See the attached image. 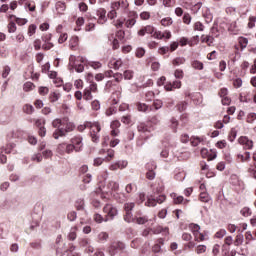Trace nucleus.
Listing matches in <instances>:
<instances>
[{
  "label": "nucleus",
  "instance_id": "1",
  "mask_svg": "<svg viewBox=\"0 0 256 256\" xmlns=\"http://www.w3.org/2000/svg\"><path fill=\"white\" fill-rule=\"evenodd\" d=\"M52 127L56 129L53 132L52 136L54 137V139H59V137H65L67 133H70V131H73V129L75 128V125L70 124V125H67L66 128H61V119H55L52 122Z\"/></svg>",
  "mask_w": 256,
  "mask_h": 256
},
{
  "label": "nucleus",
  "instance_id": "2",
  "mask_svg": "<svg viewBox=\"0 0 256 256\" xmlns=\"http://www.w3.org/2000/svg\"><path fill=\"white\" fill-rule=\"evenodd\" d=\"M104 213H106L105 221H113L117 215H119V210L111 204H106L103 208Z\"/></svg>",
  "mask_w": 256,
  "mask_h": 256
},
{
  "label": "nucleus",
  "instance_id": "3",
  "mask_svg": "<svg viewBox=\"0 0 256 256\" xmlns=\"http://www.w3.org/2000/svg\"><path fill=\"white\" fill-rule=\"evenodd\" d=\"M125 249V244L121 241H114L110 244L108 247V253L110 256H115L116 253H119V251H123Z\"/></svg>",
  "mask_w": 256,
  "mask_h": 256
},
{
  "label": "nucleus",
  "instance_id": "4",
  "mask_svg": "<svg viewBox=\"0 0 256 256\" xmlns=\"http://www.w3.org/2000/svg\"><path fill=\"white\" fill-rule=\"evenodd\" d=\"M166 197L165 195H159V196H150L148 197L147 201L145 202V205L147 207H155L157 203H163L165 201Z\"/></svg>",
  "mask_w": 256,
  "mask_h": 256
},
{
  "label": "nucleus",
  "instance_id": "5",
  "mask_svg": "<svg viewBox=\"0 0 256 256\" xmlns=\"http://www.w3.org/2000/svg\"><path fill=\"white\" fill-rule=\"evenodd\" d=\"M137 130L139 133H142L143 135H149V133H151L152 131H155V127H153V125H151V123H140L137 126Z\"/></svg>",
  "mask_w": 256,
  "mask_h": 256
},
{
  "label": "nucleus",
  "instance_id": "6",
  "mask_svg": "<svg viewBox=\"0 0 256 256\" xmlns=\"http://www.w3.org/2000/svg\"><path fill=\"white\" fill-rule=\"evenodd\" d=\"M201 155L204 159H208V161H214V159H217V150L202 148Z\"/></svg>",
  "mask_w": 256,
  "mask_h": 256
},
{
  "label": "nucleus",
  "instance_id": "7",
  "mask_svg": "<svg viewBox=\"0 0 256 256\" xmlns=\"http://www.w3.org/2000/svg\"><path fill=\"white\" fill-rule=\"evenodd\" d=\"M93 127H95V129H97V132L100 133L101 132V126L98 124V122H85L84 125H79L78 126V131L80 133H83V131H85V129L89 128V129H93Z\"/></svg>",
  "mask_w": 256,
  "mask_h": 256
},
{
  "label": "nucleus",
  "instance_id": "8",
  "mask_svg": "<svg viewBox=\"0 0 256 256\" xmlns=\"http://www.w3.org/2000/svg\"><path fill=\"white\" fill-rule=\"evenodd\" d=\"M181 80L168 81L164 85L165 91H174V89H181Z\"/></svg>",
  "mask_w": 256,
  "mask_h": 256
},
{
  "label": "nucleus",
  "instance_id": "9",
  "mask_svg": "<svg viewBox=\"0 0 256 256\" xmlns=\"http://www.w3.org/2000/svg\"><path fill=\"white\" fill-rule=\"evenodd\" d=\"M153 33H155V27L151 26V25H147L145 27H142L139 31H138V35L140 37H145V35H153Z\"/></svg>",
  "mask_w": 256,
  "mask_h": 256
},
{
  "label": "nucleus",
  "instance_id": "10",
  "mask_svg": "<svg viewBox=\"0 0 256 256\" xmlns=\"http://www.w3.org/2000/svg\"><path fill=\"white\" fill-rule=\"evenodd\" d=\"M128 162L125 160H119L117 162H115L114 164H112L110 166L111 171H117V169H125V167H127Z\"/></svg>",
  "mask_w": 256,
  "mask_h": 256
},
{
  "label": "nucleus",
  "instance_id": "11",
  "mask_svg": "<svg viewBox=\"0 0 256 256\" xmlns=\"http://www.w3.org/2000/svg\"><path fill=\"white\" fill-rule=\"evenodd\" d=\"M96 13L99 17L98 23H101L103 25V23L107 22V10H105L104 8H100L97 10Z\"/></svg>",
  "mask_w": 256,
  "mask_h": 256
},
{
  "label": "nucleus",
  "instance_id": "12",
  "mask_svg": "<svg viewBox=\"0 0 256 256\" xmlns=\"http://www.w3.org/2000/svg\"><path fill=\"white\" fill-rule=\"evenodd\" d=\"M238 142L240 143V145H245V147H247V149H253V142H252V140H249V138L247 136H241L238 139Z\"/></svg>",
  "mask_w": 256,
  "mask_h": 256
},
{
  "label": "nucleus",
  "instance_id": "13",
  "mask_svg": "<svg viewBox=\"0 0 256 256\" xmlns=\"http://www.w3.org/2000/svg\"><path fill=\"white\" fill-rule=\"evenodd\" d=\"M245 241V236L242 233L236 235L235 239L233 240L234 247H241L243 242Z\"/></svg>",
  "mask_w": 256,
  "mask_h": 256
},
{
  "label": "nucleus",
  "instance_id": "14",
  "mask_svg": "<svg viewBox=\"0 0 256 256\" xmlns=\"http://www.w3.org/2000/svg\"><path fill=\"white\" fill-rule=\"evenodd\" d=\"M71 143L74 145V147H78V149L81 151V147H83V137H74L71 139Z\"/></svg>",
  "mask_w": 256,
  "mask_h": 256
},
{
  "label": "nucleus",
  "instance_id": "15",
  "mask_svg": "<svg viewBox=\"0 0 256 256\" xmlns=\"http://www.w3.org/2000/svg\"><path fill=\"white\" fill-rule=\"evenodd\" d=\"M191 67H193V69H196L197 71H203L205 66L203 62L199 60H193L191 61Z\"/></svg>",
  "mask_w": 256,
  "mask_h": 256
},
{
  "label": "nucleus",
  "instance_id": "16",
  "mask_svg": "<svg viewBox=\"0 0 256 256\" xmlns=\"http://www.w3.org/2000/svg\"><path fill=\"white\" fill-rule=\"evenodd\" d=\"M62 256H81L80 253L75 252V246H70L68 250H66Z\"/></svg>",
  "mask_w": 256,
  "mask_h": 256
},
{
  "label": "nucleus",
  "instance_id": "17",
  "mask_svg": "<svg viewBox=\"0 0 256 256\" xmlns=\"http://www.w3.org/2000/svg\"><path fill=\"white\" fill-rule=\"evenodd\" d=\"M68 239L69 241H75V239H77V226L71 228L68 234Z\"/></svg>",
  "mask_w": 256,
  "mask_h": 256
},
{
  "label": "nucleus",
  "instance_id": "18",
  "mask_svg": "<svg viewBox=\"0 0 256 256\" xmlns=\"http://www.w3.org/2000/svg\"><path fill=\"white\" fill-rule=\"evenodd\" d=\"M161 245H163V239L159 238L157 243L152 247L153 253H160L161 252Z\"/></svg>",
  "mask_w": 256,
  "mask_h": 256
},
{
  "label": "nucleus",
  "instance_id": "19",
  "mask_svg": "<svg viewBox=\"0 0 256 256\" xmlns=\"http://www.w3.org/2000/svg\"><path fill=\"white\" fill-rule=\"evenodd\" d=\"M185 61V57H176L172 60V65H174V67H179V65H184Z\"/></svg>",
  "mask_w": 256,
  "mask_h": 256
},
{
  "label": "nucleus",
  "instance_id": "20",
  "mask_svg": "<svg viewBox=\"0 0 256 256\" xmlns=\"http://www.w3.org/2000/svg\"><path fill=\"white\" fill-rule=\"evenodd\" d=\"M110 65H111L110 67L114 68L115 71H119V69L123 65V61L121 59L114 60L110 62Z\"/></svg>",
  "mask_w": 256,
  "mask_h": 256
},
{
  "label": "nucleus",
  "instance_id": "21",
  "mask_svg": "<svg viewBox=\"0 0 256 256\" xmlns=\"http://www.w3.org/2000/svg\"><path fill=\"white\" fill-rule=\"evenodd\" d=\"M181 47H185L187 45H190V47H193V42L189 41V38L187 37H181L178 43Z\"/></svg>",
  "mask_w": 256,
  "mask_h": 256
},
{
  "label": "nucleus",
  "instance_id": "22",
  "mask_svg": "<svg viewBox=\"0 0 256 256\" xmlns=\"http://www.w3.org/2000/svg\"><path fill=\"white\" fill-rule=\"evenodd\" d=\"M98 243H105L109 239V234L107 232H100L97 236Z\"/></svg>",
  "mask_w": 256,
  "mask_h": 256
},
{
  "label": "nucleus",
  "instance_id": "23",
  "mask_svg": "<svg viewBox=\"0 0 256 256\" xmlns=\"http://www.w3.org/2000/svg\"><path fill=\"white\" fill-rule=\"evenodd\" d=\"M152 231H153L154 235H159V233H163V232L166 233V235L169 234V228H163L162 226L153 228Z\"/></svg>",
  "mask_w": 256,
  "mask_h": 256
},
{
  "label": "nucleus",
  "instance_id": "24",
  "mask_svg": "<svg viewBox=\"0 0 256 256\" xmlns=\"http://www.w3.org/2000/svg\"><path fill=\"white\" fill-rule=\"evenodd\" d=\"M212 37H219V28L217 22L213 23V26L210 29Z\"/></svg>",
  "mask_w": 256,
  "mask_h": 256
},
{
  "label": "nucleus",
  "instance_id": "25",
  "mask_svg": "<svg viewBox=\"0 0 256 256\" xmlns=\"http://www.w3.org/2000/svg\"><path fill=\"white\" fill-rule=\"evenodd\" d=\"M23 111L26 113V115H32V113L35 111V108L31 104H25L23 106Z\"/></svg>",
  "mask_w": 256,
  "mask_h": 256
},
{
  "label": "nucleus",
  "instance_id": "26",
  "mask_svg": "<svg viewBox=\"0 0 256 256\" xmlns=\"http://www.w3.org/2000/svg\"><path fill=\"white\" fill-rule=\"evenodd\" d=\"M69 69L70 71H73V69H75L76 73H83V71H85V66H83V64H74Z\"/></svg>",
  "mask_w": 256,
  "mask_h": 256
},
{
  "label": "nucleus",
  "instance_id": "27",
  "mask_svg": "<svg viewBox=\"0 0 256 256\" xmlns=\"http://www.w3.org/2000/svg\"><path fill=\"white\" fill-rule=\"evenodd\" d=\"M239 46L241 47V51L247 47V44L249 43V40L245 37H239L238 38Z\"/></svg>",
  "mask_w": 256,
  "mask_h": 256
},
{
  "label": "nucleus",
  "instance_id": "28",
  "mask_svg": "<svg viewBox=\"0 0 256 256\" xmlns=\"http://www.w3.org/2000/svg\"><path fill=\"white\" fill-rule=\"evenodd\" d=\"M83 99L86 101H91L93 99V94L91 93V89L85 88L83 92Z\"/></svg>",
  "mask_w": 256,
  "mask_h": 256
},
{
  "label": "nucleus",
  "instance_id": "29",
  "mask_svg": "<svg viewBox=\"0 0 256 256\" xmlns=\"http://www.w3.org/2000/svg\"><path fill=\"white\" fill-rule=\"evenodd\" d=\"M97 130L95 131V129L91 128L90 130V137L93 141V143H99V135H97Z\"/></svg>",
  "mask_w": 256,
  "mask_h": 256
},
{
  "label": "nucleus",
  "instance_id": "30",
  "mask_svg": "<svg viewBox=\"0 0 256 256\" xmlns=\"http://www.w3.org/2000/svg\"><path fill=\"white\" fill-rule=\"evenodd\" d=\"M72 151L79 152L81 151V148L76 147L73 144H66V153L70 154Z\"/></svg>",
  "mask_w": 256,
  "mask_h": 256
},
{
  "label": "nucleus",
  "instance_id": "31",
  "mask_svg": "<svg viewBox=\"0 0 256 256\" xmlns=\"http://www.w3.org/2000/svg\"><path fill=\"white\" fill-rule=\"evenodd\" d=\"M77 211H83L85 209V201L83 199H78L75 203Z\"/></svg>",
  "mask_w": 256,
  "mask_h": 256
},
{
  "label": "nucleus",
  "instance_id": "32",
  "mask_svg": "<svg viewBox=\"0 0 256 256\" xmlns=\"http://www.w3.org/2000/svg\"><path fill=\"white\" fill-rule=\"evenodd\" d=\"M187 105H189L187 102L182 101L177 104V109L179 113H183V111L187 110Z\"/></svg>",
  "mask_w": 256,
  "mask_h": 256
},
{
  "label": "nucleus",
  "instance_id": "33",
  "mask_svg": "<svg viewBox=\"0 0 256 256\" xmlns=\"http://www.w3.org/2000/svg\"><path fill=\"white\" fill-rule=\"evenodd\" d=\"M23 89L26 93L29 91H33V89H35V84L33 82H26L23 85Z\"/></svg>",
  "mask_w": 256,
  "mask_h": 256
},
{
  "label": "nucleus",
  "instance_id": "34",
  "mask_svg": "<svg viewBox=\"0 0 256 256\" xmlns=\"http://www.w3.org/2000/svg\"><path fill=\"white\" fill-rule=\"evenodd\" d=\"M161 25L163 27H169V25H173V19L171 17H166L161 20Z\"/></svg>",
  "mask_w": 256,
  "mask_h": 256
},
{
  "label": "nucleus",
  "instance_id": "35",
  "mask_svg": "<svg viewBox=\"0 0 256 256\" xmlns=\"http://www.w3.org/2000/svg\"><path fill=\"white\" fill-rule=\"evenodd\" d=\"M228 139L231 143H233V141H235V139H237V130L235 128H232L230 130Z\"/></svg>",
  "mask_w": 256,
  "mask_h": 256
},
{
  "label": "nucleus",
  "instance_id": "36",
  "mask_svg": "<svg viewBox=\"0 0 256 256\" xmlns=\"http://www.w3.org/2000/svg\"><path fill=\"white\" fill-rule=\"evenodd\" d=\"M200 201H202V203H209L211 196H209V193H200Z\"/></svg>",
  "mask_w": 256,
  "mask_h": 256
},
{
  "label": "nucleus",
  "instance_id": "37",
  "mask_svg": "<svg viewBox=\"0 0 256 256\" xmlns=\"http://www.w3.org/2000/svg\"><path fill=\"white\" fill-rule=\"evenodd\" d=\"M171 129L174 133H177V127H179V121L177 118H171Z\"/></svg>",
  "mask_w": 256,
  "mask_h": 256
},
{
  "label": "nucleus",
  "instance_id": "38",
  "mask_svg": "<svg viewBox=\"0 0 256 256\" xmlns=\"http://www.w3.org/2000/svg\"><path fill=\"white\" fill-rule=\"evenodd\" d=\"M13 149H15V144H8L7 145V148L5 147H2L1 148V153H6V154H9L11 153V151H13Z\"/></svg>",
  "mask_w": 256,
  "mask_h": 256
},
{
  "label": "nucleus",
  "instance_id": "39",
  "mask_svg": "<svg viewBox=\"0 0 256 256\" xmlns=\"http://www.w3.org/2000/svg\"><path fill=\"white\" fill-rule=\"evenodd\" d=\"M186 174L184 171L178 172L175 174L174 179L176 181H185Z\"/></svg>",
  "mask_w": 256,
  "mask_h": 256
},
{
  "label": "nucleus",
  "instance_id": "40",
  "mask_svg": "<svg viewBox=\"0 0 256 256\" xmlns=\"http://www.w3.org/2000/svg\"><path fill=\"white\" fill-rule=\"evenodd\" d=\"M60 97H61V94H59L57 92L50 93V101H51V103H55L56 101H59Z\"/></svg>",
  "mask_w": 256,
  "mask_h": 256
},
{
  "label": "nucleus",
  "instance_id": "41",
  "mask_svg": "<svg viewBox=\"0 0 256 256\" xmlns=\"http://www.w3.org/2000/svg\"><path fill=\"white\" fill-rule=\"evenodd\" d=\"M191 14L190 13H184L182 21L185 23V25H191Z\"/></svg>",
  "mask_w": 256,
  "mask_h": 256
},
{
  "label": "nucleus",
  "instance_id": "42",
  "mask_svg": "<svg viewBox=\"0 0 256 256\" xmlns=\"http://www.w3.org/2000/svg\"><path fill=\"white\" fill-rule=\"evenodd\" d=\"M57 151H58V153H60V155H63V153H66L67 143L59 144L58 147H57Z\"/></svg>",
  "mask_w": 256,
  "mask_h": 256
},
{
  "label": "nucleus",
  "instance_id": "43",
  "mask_svg": "<svg viewBox=\"0 0 256 256\" xmlns=\"http://www.w3.org/2000/svg\"><path fill=\"white\" fill-rule=\"evenodd\" d=\"M194 31H205V25L200 21L194 23Z\"/></svg>",
  "mask_w": 256,
  "mask_h": 256
},
{
  "label": "nucleus",
  "instance_id": "44",
  "mask_svg": "<svg viewBox=\"0 0 256 256\" xmlns=\"http://www.w3.org/2000/svg\"><path fill=\"white\" fill-rule=\"evenodd\" d=\"M125 189H126V193H135V191H137V185L128 184Z\"/></svg>",
  "mask_w": 256,
  "mask_h": 256
},
{
  "label": "nucleus",
  "instance_id": "45",
  "mask_svg": "<svg viewBox=\"0 0 256 256\" xmlns=\"http://www.w3.org/2000/svg\"><path fill=\"white\" fill-rule=\"evenodd\" d=\"M153 107L155 108L156 111H159V109H161V107H163V101L160 99L154 100Z\"/></svg>",
  "mask_w": 256,
  "mask_h": 256
},
{
  "label": "nucleus",
  "instance_id": "46",
  "mask_svg": "<svg viewBox=\"0 0 256 256\" xmlns=\"http://www.w3.org/2000/svg\"><path fill=\"white\" fill-rule=\"evenodd\" d=\"M15 31H17V24H15L13 21H10L8 24V32L15 33Z\"/></svg>",
  "mask_w": 256,
  "mask_h": 256
},
{
  "label": "nucleus",
  "instance_id": "47",
  "mask_svg": "<svg viewBox=\"0 0 256 256\" xmlns=\"http://www.w3.org/2000/svg\"><path fill=\"white\" fill-rule=\"evenodd\" d=\"M227 235V230L220 229L218 232H216L215 237L216 239H223Z\"/></svg>",
  "mask_w": 256,
  "mask_h": 256
},
{
  "label": "nucleus",
  "instance_id": "48",
  "mask_svg": "<svg viewBox=\"0 0 256 256\" xmlns=\"http://www.w3.org/2000/svg\"><path fill=\"white\" fill-rule=\"evenodd\" d=\"M114 198L116 199V201H118V203H123V201H125V194L124 193H116V194H114Z\"/></svg>",
  "mask_w": 256,
  "mask_h": 256
},
{
  "label": "nucleus",
  "instance_id": "49",
  "mask_svg": "<svg viewBox=\"0 0 256 256\" xmlns=\"http://www.w3.org/2000/svg\"><path fill=\"white\" fill-rule=\"evenodd\" d=\"M56 11H58V13H61V11H65V2H57L56 3Z\"/></svg>",
  "mask_w": 256,
  "mask_h": 256
},
{
  "label": "nucleus",
  "instance_id": "50",
  "mask_svg": "<svg viewBox=\"0 0 256 256\" xmlns=\"http://www.w3.org/2000/svg\"><path fill=\"white\" fill-rule=\"evenodd\" d=\"M241 215L243 217H250L251 215V208L249 207H244L241 211H240Z\"/></svg>",
  "mask_w": 256,
  "mask_h": 256
},
{
  "label": "nucleus",
  "instance_id": "51",
  "mask_svg": "<svg viewBox=\"0 0 256 256\" xmlns=\"http://www.w3.org/2000/svg\"><path fill=\"white\" fill-rule=\"evenodd\" d=\"M145 167H146L147 171H155V169H157V164H155V162L151 161V162H148Z\"/></svg>",
  "mask_w": 256,
  "mask_h": 256
},
{
  "label": "nucleus",
  "instance_id": "52",
  "mask_svg": "<svg viewBox=\"0 0 256 256\" xmlns=\"http://www.w3.org/2000/svg\"><path fill=\"white\" fill-rule=\"evenodd\" d=\"M93 111H99L101 109V103L99 100H94L91 103Z\"/></svg>",
  "mask_w": 256,
  "mask_h": 256
},
{
  "label": "nucleus",
  "instance_id": "53",
  "mask_svg": "<svg viewBox=\"0 0 256 256\" xmlns=\"http://www.w3.org/2000/svg\"><path fill=\"white\" fill-rule=\"evenodd\" d=\"M137 107H138V111H142L144 113L149 109V106L147 104L141 103V102H138Z\"/></svg>",
  "mask_w": 256,
  "mask_h": 256
},
{
  "label": "nucleus",
  "instance_id": "54",
  "mask_svg": "<svg viewBox=\"0 0 256 256\" xmlns=\"http://www.w3.org/2000/svg\"><path fill=\"white\" fill-rule=\"evenodd\" d=\"M68 221H76L77 220V212L71 211L67 215Z\"/></svg>",
  "mask_w": 256,
  "mask_h": 256
},
{
  "label": "nucleus",
  "instance_id": "55",
  "mask_svg": "<svg viewBox=\"0 0 256 256\" xmlns=\"http://www.w3.org/2000/svg\"><path fill=\"white\" fill-rule=\"evenodd\" d=\"M203 17L206 23H211V21H213V14H211L210 12H205L203 14Z\"/></svg>",
  "mask_w": 256,
  "mask_h": 256
},
{
  "label": "nucleus",
  "instance_id": "56",
  "mask_svg": "<svg viewBox=\"0 0 256 256\" xmlns=\"http://www.w3.org/2000/svg\"><path fill=\"white\" fill-rule=\"evenodd\" d=\"M152 37L154 39H164L165 34H163V32H161V31H155L154 30V33L152 34Z\"/></svg>",
  "mask_w": 256,
  "mask_h": 256
},
{
  "label": "nucleus",
  "instance_id": "57",
  "mask_svg": "<svg viewBox=\"0 0 256 256\" xmlns=\"http://www.w3.org/2000/svg\"><path fill=\"white\" fill-rule=\"evenodd\" d=\"M177 49H179V42H177V41L171 42L169 51H171V53H173V51H177Z\"/></svg>",
  "mask_w": 256,
  "mask_h": 256
},
{
  "label": "nucleus",
  "instance_id": "58",
  "mask_svg": "<svg viewBox=\"0 0 256 256\" xmlns=\"http://www.w3.org/2000/svg\"><path fill=\"white\" fill-rule=\"evenodd\" d=\"M145 56V48L140 47L136 50V57H138V59H141V57Z\"/></svg>",
  "mask_w": 256,
  "mask_h": 256
},
{
  "label": "nucleus",
  "instance_id": "59",
  "mask_svg": "<svg viewBox=\"0 0 256 256\" xmlns=\"http://www.w3.org/2000/svg\"><path fill=\"white\" fill-rule=\"evenodd\" d=\"M124 220L127 223H131L133 221V213L126 211V214L124 215Z\"/></svg>",
  "mask_w": 256,
  "mask_h": 256
},
{
  "label": "nucleus",
  "instance_id": "60",
  "mask_svg": "<svg viewBox=\"0 0 256 256\" xmlns=\"http://www.w3.org/2000/svg\"><path fill=\"white\" fill-rule=\"evenodd\" d=\"M124 79L131 81V79H133V71L131 70H126L124 71Z\"/></svg>",
  "mask_w": 256,
  "mask_h": 256
},
{
  "label": "nucleus",
  "instance_id": "61",
  "mask_svg": "<svg viewBox=\"0 0 256 256\" xmlns=\"http://www.w3.org/2000/svg\"><path fill=\"white\" fill-rule=\"evenodd\" d=\"M38 93H39L40 95H47V94L49 93V88L46 87V86H40V87L38 88Z\"/></svg>",
  "mask_w": 256,
  "mask_h": 256
},
{
  "label": "nucleus",
  "instance_id": "62",
  "mask_svg": "<svg viewBox=\"0 0 256 256\" xmlns=\"http://www.w3.org/2000/svg\"><path fill=\"white\" fill-rule=\"evenodd\" d=\"M205 251H207V246L205 245H198L196 248V253L198 255H201L202 253H205Z\"/></svg>",
  "mask_w": 256,
  "mask_h": 256
},
{
  "label": "nucleus",
  "instance_id": "63",
  "mask_svg": "<svg viewBox=\"0 0 256 256\" xmlns=\"http://www.w3.org/2000/svg\"><path fill=\"white\" fill-rule=\"evenodd\" d=\"M175 79H183L184 73L181 69H176L174 72Z\"/></svg>",
  "mask_w": 256,
  "mask_h": 256
},
{
  "label": "nucleus",
  "instance_id": "64",
  "mask_svg": "<svg viewBox=\"0 0 256 256\" xmlns=\"http://www.w3.org/2000/svg\"><path fill=\"white\" fill-rule=\"evenodd\" d=\"M256 120V113H250L247 116V123H253Z\"/></svg>",
  "mask_w": 256,
  "mask_h": 256
}]
</instances>
